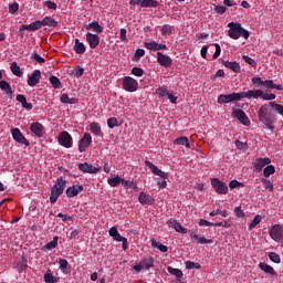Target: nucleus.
Returning <instances> with one entry per match:
<instances>
[{
  "instance_id": "1",
  "label": "nucleus",
  "mask_w": 283,
  "mask_h": 283,
  "mask_svg": "<svg viewBox=\"0 0 283 283\" xmlns=\"http://www.w3.org/2000/svg\"><path fill=\"white\" fill-rule=\"evenodd\" d=\"M228 28V36H230V39L238 40L240 36L249 39V36H251V33L247 29L242 28L241 23L230 22Z\"/></svg>"
},
{
  "instance_id": "2",
  "label": "nucleus",
  "mask_w": 283,
  "mask_h": 283,
  "mask_svg": "<svg viewBox=\"0 0 283 283\" xmlns=\"http://www.w3.org/2000/svg\"><path fill=\"white\" fill-rule=\"evenodd\" d=\"M259 120L263 124L275 123V114L271 109V104H263L259 109Z\"/></svg>"
},
{
  "instance_id": "3",
  "label": "nucleus",
  "mask_w": 283,
  "mask_h": 283,
  "mask_svg": "<svg viewBox=\"0 0 283 283\" xmlns=\"http://www.w3.org/2000/svg\"><path fill=\"white\" fill-rule=\"evenodd\" d=\"M66 185L67 182L63 178L57 179V182L51 189V195H50L51 205H54L56 200H59L60 196H63V191H65Z\"/></svg>"
},
{
  "instance_id": "4",
  "label": "nucleus",
  "mask_w": 283,
  "mask_h": 283,
  "mask_svg": "<svg viewBox=\"0 0 283 283\" xmlns=\"http://www.w3.org/2000/svg\"><path fill=\"white\" fill-rule=\"evenodd\" d=\"M251 83L254 87H266V90H279V92L283 91L282 84L273 83V80L263 81L262 77L254 76L251 78Z\"/></svg>"
},
{
  "instance_id": "5",
  "label": "nucleus",
  "mask_w": 283,
  "mask_h": 283,
  "mask_svg": "<svg viewBox=\"0 0 283 283\" xmlns=\"http://www.w3.org/2000/svg\"><path fill=\"white\" fill-rule=\"evenodd\" d=\"M108 234L111 235V238H113V240L115 242H122V249L124 251H127V249H129V243L127 242V238L120 235V233L118 232V228L117 227H112L108 230Z\"/></svg>"
},
{
  "instance_id": "6",
  "label": "nucleus",
  "mask_w": 283,
  "mask_h": 283,
  "mask_svg": "<svg viewBox=\"0 0 283 283\" xmlns=\"http://www.w3.org/2000/svg\"><path fill=\"white\" fill-rule=\"evenodd\" d=\"M122 87L125 92H136L138 90V81L132 76L123 77Z\"/></svg>"
},
{
  "instance_id": "7",
  "label": "nucleus",
  "mask_w": 283,
  "mask_h": 283,
  "mask_svg": "<svg viewBox=\"0 0 283 283\" xmlns=\"http://www.w3.org/2000/svg\"><path fill=\"white\" fill-rule=\"evenodd\" d=\"M57 143L62 147H65L66 149H71V147L73 145L72 135H70V133H67V130H63L57 136Z\"/></svg>"
},
{
  "instance_id": "8",
  "label": "nucleus",
  "mask_w": 283,
  "mask_h": 283,
  "mask_svg": "<svg viewBox=\"0 0 283 283\" xmlns=\"http://www.w3.org/2000/svg\"><path fill=\"white\" fill-rule=\"evenodd\" d=\"M211 185L217 193H220L222 196H227L229 193V186L224 184L223 181H220L218 178H213L211 180Z\"/></svg>"
},
{
  "instance_id": "9",
  "label": "nucleus",
  "mask_w": 283,
  "mask_h": 283,
  "mask_svg": "<svg viewBox=\"0 0 283 283\" xmlns=\"http://www.w3.org/2000/svg\"><path fill=\"white\" fill-rule=\"evenodd\" d=\"M270 238L274 240V242H283V227L280 224H274L270 229Z\"/></svg>"
},
{
  "instance_id": "10",
  "label": "nucleus",
  "mask_w": 283,
  "mask_h": 283,
  "mask_svg": "<svg viewBox=\"0 0 283 283\" xmlns=\"http://www.w3.org/2000/svg\"><path fill=\"white\" fill-rule=\"evenodd\" d=\"M232 116L234 118H238L239 122L244 125L245 127H249L251 125V120L249 119V116H247V113H244V111L240 109V108H235L232 112Z\"/></svg>"
},
{
  "instance_id": "11",
  "label": "nucleus",
  "mask_w": 283,
  "mask_h": 283,
  "mask_svg": "<svg viewBox=\"0 0 283 283\" xmlns=\"http://www.w3.org/2000/svg\"><path fill=\"white\" fill-rule=\"evenodd\" d=\"M233 101H241L240 93H232V94H221L218 97L219 105H224L227 103H233Z\"/></svg>"
},
{
  "instance_id": "12",
  "label": "nucleus",
  "mask_w": 283,
  "mask_h": 283,
  "mask_svg": "<svg viewBox=\"0 0 283 283\" xmlns=\"http://www.w3.org/2000/svg\"><path fill=\"white\" fill-rule=\"evenodd\" d=\"M11 135L13 140H15V143H20V145H25V147H30V142H28L25 136H23V134L21 133V129L12 128Z\"/></svg>"
},
{
  "instance_id": "13",
  "label": "nucleus",
  "mask_w": 283,
  "mask_h": 283,
  "mask_svg": "<svg viewBox=\"0 0 283 283\" xmlns=\"http://www.w3.org/2000/svg\"><path fill=\"white\" fill-rule=\"evenodd\" d=\"M240 98H262L264 96V91L262 90H249L248 92H240Z\"/></svg>"
},
{
  "instance_id": "14",
  "label": "nucleus",
  "mask_w": 283,
  "mask_h": 283,
  "mask_svg": "<svg viewBox=\"0 0 283 283\" xmlns=\"http://www.w3.org/2000/svg\"><path fill=\"white\" fill-rule=\"evenodd\" d=\"M92 145V135L90 133H85L84 136L80 139L78 143V151L83 154L87 151V147Z\"/></svg>"
},
{
  "instance_id": "15",
  "label": "nucleus",
  "mask_w": 283,
  "mask_h": 283,
  "mask_svg": "<svg viewBox=\"0 0 283 283\" xmlns=\"http://www.w3.org/2000/svg\"><path fill=\"white\" fill-rule=\"evenodd\" d=\"M86 42L88 43L91 50H96L101 45V36L96 33H86Z\"/></svg>"
},
{
  "instance_id": "16",
  "label": "nucleus",
  "mask_w": 283,
  "mask_h": 283,
  "mask_svg": "<svg viewBox=\"0 0 283 283\" xmlns=\"http://www.w3.org/2000/svg\"><path fill=\"white\" fill-rule=\"evenodd\" d=\"M145 167H148V169H150L151 174H154L155 176H158L159 178H169V174L160 170L156 165H154L149 160L145 161Z\"/></svg>"
},
{
  "instance_id": "17",
  "label": "nucleus",
  "mask_w": 283,
  "mask_h": 283,
  "mask_svg": "<svg viewBox=\"0 0 283 283\" xmlns=\"http://www.w3.org/2000/svg\"><path fill=\"white\" fill-rule=\"evenodd\" d=\"M30 130L32 132V134H34V136H36L38 138H43V135L45 134V127L43 126V124L39 123V122H34L30 125Z\"/></svg>"
},
{
  "instance_id": "18",
  "label": "nucleus",
  "mask_w": 283,
  "mask_h": 283,
  "mask_svg": "<svg viewBox=\"0 0 283 283\" xmlns=\"http://www.w3.org/2000/svg\"><path fill=\"white\" fill-rule=\"evenodd\" d=\"M157 63H159L161 67H171L174 60H171L169 55L164 54L163 52H157Z\"/></svg>"
},
{
  "instance_id": "19",
  "label": "nucleus",
  "mask_w": 283,
  "mask_h": 283,
  "mask_svg": "<svg viewBox=\"0 0 283 283\" xmlns=\"http://www.w3.org/2000/svg\"><path fill=\"white\" fill-rule=\"evenodd\" d=\"M40 81H41V71L40 70H35L29 76L27 83H28L29 87H36V85H39Z\"/></svg>"
},
{
  "instance_id": "20",
  "label": "nucleus",
  "mask_w": 283,
  "mask_h": 283,
  "mask_svg": "<svg viewBox=\"0 0 283 283\" xmlns=\"http://www.w3.org/2000/svg\"><path fill=\"white\" fill-rule=\"evenodd\" d=\"M190 238L196 244H213V240L207 239L205 237H199L198 232H190Z\"/></svg>"
},
{
  "instance_id": "21",
  "label": "nucleus",
  "mask_w": 283,
  "mask_h": 283,
  "mask_svg": "<svg viewBox=\"0 0 283 283\" xmlns=\"http://www.w3.org/2000/svg\"><path fill=\"white\" fill-rule=\"evenodd\" d=\"M144 48L151 50L153 52H160V50H167L166 44H158L156 41L145 42Z\"/></svg>"
},
{
  "instance_id": "22",
  "label": "nucleus",
  "mask_w": 283,
  "mask_h": 283,
  "mask_svg": "<svg viewBox=\"0 0 283 283\" xmlns=\"http://www.w3.org/2000/svg\"><path fill=\"white\" fill-rule=\"evenodd\" d=\"M78 169L83 174H98V171L101 170V168H96L92 164H87V163L80 164Z\"/></svg>"
},
{
  "instance_id": "23",
  "label": "nucleus",
  "mask_w": 283,
  "mask_h": 283,
  "mask_svg": "<svg viewBox=\"0 0 283 283\" xmlns=\"http://www.w3.org/2000/svg\"><path fill=\"white\" fill-rule=\"evenodd\" d=\"M15 101H18V103H21L23 109H27V112H32V109L34 108V105H32V103H28V98H25V95L23 94H18L15 96Z\"/></svg>"
},
{
  "instance_id": "24",
  "label": "nucleus",
  "mask_w": 283,
  "mask_h": 283,
  "mask_svg": "<svg viewBox=\"0 0 283 283\" xmlns=\"http://www.w3.org/2000/svg\"><path fill=\"white\" fill-rule=\"evenodd\" d=\"M167 224L170 229H175L177 233H187V229L184 228L182 224H180V222H178L176 219H169Z\"/></svg>"
},
{
  "instance_id": "25",
  "label": "nucleus",
  "mask_w": 283,
  "mask_h": 283,
  "mask_svg": "<svg viewBox=\"0 0 283 283\" xmlns=\"http://www.w3.org/2000/svg\"><path fill=\"white\" fill-rule=\"evenodd\" d=\"M81 191H83V186L82 185H74V186L69 187L66 189V196H67V198H74L77 195H80Z\"/></svg>"
},
{
  "instance_id": "26",
  "label": "nucleus",
  "mask_w": 283,
  "mask_h": 283,
  "mask_svg": "<svg viewBox=\"0 0 283 283\" xmlns=\"http://www.w3.org/2000/svg\"><path fill=\"white\" fill-rule=\"evenodd\" d=\"M223 65L228 70H231L232 72H234V74H240V72L242 71V67L240 66V63H238V62L224 61Z\"/></svg>"
},
{
  "instance_id": "27",
  "label": "nucleus",
  "mask_w": 283,
  "mask_h": 283,
  "mask_svg": "<svg viewBox=\"0 0 283 283\" xmlns=\"http://www.w3.org/2000/svg\"><path fill=\"white\" fill-rule=\"evenodd\" d=\"M0 90H2V92H4V94L10 97H12V94H14V91H12V86H10V83L3 80L0 81Z\"/></svg>"
},
{
  "instance_id": "28",
  "label": "nucleus",
  "mask_w": 283,
  "mask_h": 283,
  "mask_svg": "<svg viewBox=\"0 0 283 283\" xmlns=\"http://www.w3.org/2000/svg\"><path fill=\"white\" fill-rule=\"evenodd\" d=\"M42 22V28L48 25L49 28H59V21L54 20V18L46 15Z\"/></svg>"
},
{
  "instance_id": "29",
  "label": "nucleus",
  "mask_w": 283,
  "mask_h": 283,
  "mask_svg": "<svg viewBox=\"0 0 283 283\" xmlns=\"http://www.w3.org/2000/svg\"><path fill=\"white\" fill-rule=\"evenodd\" d=\"M86 30H93L95 34H103V27L98 23V21H93L86 25Z\"/></svg>"
},
{
  "instance_id": "30",
  "label": "nucleus",
  "mask_w": 283,
  "mask_h": 283,
  "mask_svg": "<svg viewBox=\"0 0 283 283\" xmlns=\"http://www.w3.org/2000/svg\"><path fill=\"white\" fill-rule=\"evenodd\" d=\"M73 50L75 54H85V50H87V48L78 39H75V44L73 46Z\"/></svg>"
},
{
  "instance_id": "31",
  "label": "nucleus",
  "mask_w": 283,
  "mask_h": 283,
  "mask_svg": "<svg viewBox=\"0 0 283 283\" xmlns=\"http://www.w3.org/2000/svg\"><path fill=\"white\" fill-rule=\"evenodd\" d=\"M138 200L140 205H153L154 203V198L150 195H147L145 192H140Z\"/></svg>"
},
{
  "instance_id": "32",
  "label": "nucleus",
  "mask_w": 283,
  "mask_h": 283,
  "mask_svg": "<svg viewBox=\"0 0 283 283\" xmlns=\"http://www.w3.org/2000/svg\"><path fill=\"white\" fill-rule=\"evenodd\" d=\"M90 129L94 134V136H103V129L98 123L93 122L90 124Z\"/></svg>"
},
{
  "instance_id": "33",
  "label": "nucleus",
  "mask_w": 283,
  "mask_h": 283,
  "mask_svg": "<svg viewBox=\"0 0 283 283\" xmlns=\"http://www.w3.org/2000/svg\"><path fill=\"white\" fill-rule=\"evenodd\" d=\"M56 247H59V237H54L53 240L46 243L42 249L43 251H53Z\"/></svg>"
},
{
  "instance_id": "34",
  "label": "nucleus",
  "mask_w": 283,
  "mask_h": 283,
  "mask_svg": "<svg viewBox=\"0 0 283 283\" xmlns=\"http://www.w3.org/2000/svg\"><path fill=\"white\" fill-rule=\"evenodd\" d=\"M266 165H271L270 158H260L255 165V170L261 171Z\"/></svg>"
},
{
  "instance_id": "35",
  "label": "nucleus",
  "mask_w": 283,
  "mask_h": 283,
  "mask_svg": "<svg viewBox=\"0 0 283 283\" xmlns=\"http://www.w3.org/2000/svg\"><path fill=\"white\" fill-rule=\"evenodd\" d=\"M259 268L261 269V271H263L268 275H272V276L275 275V270L273 269V266H271L266 263H260Z\"/></svg>"
},
{
  "instance_id": "36",
  "label": "nucleus",
  "mask_w": 283,
  "mask_h": 283,
  "mask_svg": "<svg viewBox=\"0 0 283 283\" xmlns=\"http://www.w3.org/2000/svg\"><path fill=\"white\" fill-rule=\"evenodd\" d=\"M167 271H168V273H170V275H175V277H177L178 282H180V280H182V271L180 269L168 266Z\"/></svg>"
},
{
  "instance_id": "37",
  "label": "nucleus",
  "mask_w": 283,
  "mask_h": 283,
  "mask_svg": "<svg viewBox=\"0 0 283 283\" xmlns=\"http://www.w3.org/2000/svg\"><path fill=\"white\" fill-rule=\"evenodd\" d=\"M10 70L12 72V74H14V76H19V78H21V76H23V72H21V66H19V64L17 62H12Z\"/></svg>"
},
{
  "instance_id": "38",
  "label": "nucleus",
  "mask_w": 283,
  "mask_h": 283,
  "mask_svg": "<svg viewBox=\"0 0 283 283\" xmlns=\"http://www.w3.org/2000/svg\"><path fill=\"white\" fill-rule=\"evenodd\" d=\"M175 145H182L184 147H187V149H191V144H189V138L187 137H178L175 139Z\"/></svg>"
},
{
  "instance_id": "39",
  "label": "nucleus",
  "mask_w": 283,
  "mask_h": 283,
  "mask_svg": "<svg viewBox=\"0 0 283 283\" xmlns=\"http://www.w3.org/2000/svg\"><path fill=\"white\" fill-rule=\"evenodd\" d=\"M160 6V2L157 0H143L142 8H158Z\"/></svg>"
},
{
  "instance_id": "40",
  "label": "nucleus",
  "mask_w": 283,
  "mask_h": 283,
  "mask_svg": "<svg viewBox=\"0 0 283 283\" xmlns=\"http://www.w3.org/2000/svg\"><path fill=\"white\" fill-rule=\"evenodd\" d=\"M151 247H154V249H159L161 253H167L169 251V248H167V245L160 242H156V240L151 241Z\"/></svg>"
},
{
  "instance_id": "41",
  "label": "nucleus",
  "mask_w": 283,
  "mask_h": 283,
  "mask_svg": "<svg viewBox=\"0 0 283 283\" xmlns=\"http://www.w3.org/2000/svg\"><path fill=\"white\" fill-rule=\"evenodd\" d=\"M42 28L43 24L41 20H38L29 24V32H36V30H41Z\"/></svg>"
},
{
  "instance_id": "42",
  "label": "nucleus",
  "mask_w": 283,
  "mask_h": 283,
  "mask_svg": "<svg viewBox=\"0 0 283 283\" xmlns=\"http://www.w3.org/2000/svg\"><path fill=\"white\" fill-rule=\"evenodd\" d=\"M270 106L272 107V111L275 112V114H280V116H283V105L275 102H270Z\"/></svg>"
},
{
  "instance_id": "43",
  "label": "nucleus",
  "mask_w": 283,
  "mask_h": 283,
  "mask_svg": "<svg viewBox=\"0 0 283 283\" xmlns=\"http://www.w3.org/2000/svg\"><path fill=\"white\" fill-rule=\"evenodd\" d=\"M49 81L52 87H54V90H61L62 85H61V80H59V77L53 75L49 78Z\"/></svg>"
},
{
  "instance_id": "44",
  "label": "nucleus",
  "mask_w": 283,
  "mask_h": 283,
  "mask_svg": "<svg viewBox=\"0 0 283 283\" xmlns=\"http://www.w3.org/2000/svg\"><path fill=\"white\" fill-rule=\"evenodd\" d=\"M140 263L144 270L154 268V260L151 258L144 259Z\"/></svg>"
},
{
  "instance_id": "45",
  "label": "nucleus",
  "mask_w": 283,
  "mask_h": 283,
  "mask_svg": "<svg viewBox=\"0 0 283 283\" xmlns=\"http://www.w3.org/2000/svg\"><path fill=\"white\" fill-rule=\"evenodd\" d=\"M59 264H60V271H62V273H67V269H70V263L67 262V260L60 259Z\"/></svg>"
},
{
  "instance_id": "46",
  "label": "nucleus",
  "mask_w": 283,
  "mask_h": 283,
  "mask_svg": "<svg viewBox=\"0 0 283 283\" xmlns=\"http://www.w3.org/2000/svg\"><path fill=\"white\" fill-rule=\"evenodd\" d=\"M260 222H262V216L256 214V216L253 218V220H252V222L250 223V226H249L250 231H251L252 229H255L256 224H260Z\"/></svg>"
},
{
  "instance_id": "47",
  "label": "nucleus",
  "mask_w": 283,
  "mask_h": 283,
  "mask_svg": "<svg viewBox=\"0 0 283 283\" xmlns=\"http://www.w3.org/2000/svg\"><path fill=\"white\" fill-rule=\"evenodd\" d=\"M263 174L265 178H269V176H273L275 174V167L273 165H269L264 168Z\"/></svg>"
},
{
  "instance_id": "48",
  "label": "nucleus",
  "mask_w": 283,
  "mask_h": 283,
  "mask_svg": "<svg viewBox=\"0 0 283 283\" xmlns=\"http://www.w3.org/2000/svg\"><path fill=\"white\" fill-rule=\"evenodd\" d=\"M156 94H158V96H160L161 98H167L169 96V90L165 87H159L156 90Z\"/></svg>"
},
{
  "instance_id": "49",
  "label": "nucleus",
  "mask_w": 283,
  "mask_h": 283,
  "mask_svg": "<svg viewBox=\"0 0 283 283\" xmlns=\"http://www.w3.org/2000/svg\"><path fill=\"white\" fill-rule=\"evenodd\" d=\"M242 59L245 63H248V65H251V67H258V62H255V60H253V57H251L249 55H243Z\"/></svg>"
},
{
  "instance_id": "50",
  "label": "nucleus",
  "mask_w": 283,
  "mask_h": 283,
  "mask_svg": "<svg viewBox=\"0 0 283 283\" xmlns=\"http://www.w3.org/2000/svg\"><path fill=\"white\" fill-rule=\"evenodd\" d=\"M44 282L45 283H56V277L51 272H46L44 274Z\"/></svg>"
},
{
  "instance_id": "51",
  "label": "nucleus",
  "mask_w": 283,
  "mask_h": 283,
  "mask_svg": "<svg viewBox=\"0 0 283 283\" xmlns=\"http://www.w3.org/2000/svg\"><path fill=\"white\" fill-rule=\"evenodd\" d=\"M107 125H108L109 129H114V127H118V118H116V117L108 118Z\"/></svg>"
},
{
  "instance_id": "52",
  "label": "nucleus",
  "mask_w": 283,
  "mask_h": 283,
  "mask_svg": "<svg viewBox=\"0 0 283 283\" xmlns=\"http://www.w3.org/2000/svg\"><path fill=\"white\" fill-rule=\"evenodd\" d=\"M269 258L271 262H274V264H280V262H282V259H280V256L275 252H270Z\"/></svg>"
},
{
  "instance_id": "53",
  "label": "nucleus",
  "mask_w": 283,
  "mask_h": 283,
  "mask_svg": "<svg viewBox=\"0 0 283 283\" xmlns=\"http://www.w3.org/2000/svg\"><path fill=\"white\" fill-rule=\"evenodd\" d=\"M234 145L237 147V149H240L241 151H247V149H249V146L242 142H240L239 139H237L234 142Z\"/></svg>"
},
{
  "instance_id": "54",
  "label": "nucleus",
  "mask_w": 283,
  "mask_h": 283,
  "mask_svg": "<svg viewBox=\"0 0 283 283\" xmlns=\"http://www.w3.org/2000/svg\"><path fill=\"white\" fill-rule=\"evenodd\" d=\"M107 182H108V185H111V187H118V185L122 184V179L120 178H108Z\"/></svg>"
},
{
  "instance_id": "55",
  "label": "nucleus",
  "mask_w": 283,
  "mask_h": 283,
  "mask_svg": "<svg viewBox=\"0 0 283 283\" xmlns=\"http://www.w3.org/2000/svg\"><path fill=\"white\" fill-rule=\"evenodd\" d=\"M161 34H163V36H167V35H169V34H171V25H169V24H164V25L161 27Z\"/></svg>"
},
{
  "instance_id": "56",
  "label": "nucleus",
  "mask_w": 283,
  "mask_h": 283,
  "mask_svg": "<svg viewBox=\"0 0 283 283\" xmlns=\"http://www.w3.org/2000/svg\"><path fill=\"white\" fill-rule=\"evenodd\" d=\"M31 59L35 61L36 63H45V59H43L39 53L34 52L31 55Z\"/></svg>"
},
{
  "instance_id": "57",
  "label": "nucleus",
  "mask_w": 283,
  "mask_h": 283,
  "mask_svg": "<svg viewBox=\"0 0 283 283\" xmlns=\"http://www.w3.org/2000/svg\"><path fill=\"white\" fill-rule=\"evenodd\" d=\"M229 187H230V189H238V187L243 188L244 184L240 182L238 180H232V181H230Z\"/></svg>"
},
{
  "instance_id": "58",
  "label": "nucleus",
  "mask_w": 283,
  "mask_h": 283,
  "mask_svg": "<svg viewBox=\"0 0 283 283\" xmlns=\"http://www.w3.org/2000/svg\"><path fill=\"white\" fill-rule=\"evenodd\" d=\"M186 269H200V263L193 261H186Z\"/></svg>"
},
{
  "instance_id": "59",
  "label": "nucleus",
  "mask_w": 283,
  "mask_h": 283,
  "mask_svg": "<svg viewBox=\"0 0 283 283\" xmlns=\"http://www.w3.org/2000/svg\"><path fill=\"white\" fill-rule=\"evenodd\" d=\"M122 185L126 189H132V187H136V184H134V181L125 180V179H122Z\"/></svg>"
},
{
  "instance_id": "60",
  "label": "nucleus",
  "mask_w": 283,
  "mask_h": 283,
  "mask_svg": "<svg viewBox=\"0 0 283 283\" xmlns=\"http://www.w3.org/2000/svg\"><path fill=\"white\" fill-rule=\"evenodd\" d=\"M132 74H134V76H143V74H145V71L140 67H133Z\"/></svg>"
},
{
  "instance_id": "61",
  "label": "nucleus",
  "mask_w": 283,
  "mask_h": 283,
  "mask_svg": "<svg viewBox=\"0 0 283 283\" xmlns=\"http://www.w3.org/2000/svg\"><path fill=\"white\" fill-rule=\"evenodd\" d=\"M44 7L48 8L49 10H56L57 6L55 2H52L50 0H46L44 2Z\"/></svg>"
},
{
  "instance_id": "62",
  "label": "nucleus",
  "mask_w": 283,
  "mask_h": 283,
  "mask_svg": "<svg viewBox=\"0 0 283 283\" xmlns=\"http://www.w3.org/2000/svg\"><path fill=\"white\" fill-rule=\"evenodd\" d=\"M9 12L10 14H14L15 12H19V3L14 2L9 6Z\"/></svg>"
},
{
  "instance_id": "63",
  "label": "nucleus",
  "mask_w": 283,
  "mask_h": 283,
  "mask_svg": "<svg viewBox=\"0 0 283 283\" xmlns=\"http://www.w3.org/2000/svg\"><path fill=\"white\" fill-rule=\"evenodd\" d=\"M214 54L212 55V59L216 60L218 59V56H220L221 52H222V48H220V45L218 43H214Z\"/></svg>"
},
{
  "instance_id": "64",
  "label": "nucleus",
  "mask_w": 283,
  "mask_h": 283,
  "mask_svg": "<svg viewBox=\"0 0 283 283\" xmlns=\"http://www.w3.org/2000/svg\"><path fill=\"white\" fill-rule=\"evenodd\" d=\"M214 12L217 14H224V12H227V8L224 6H217L214 7Z\"/></svg>"
}]
</instances>
